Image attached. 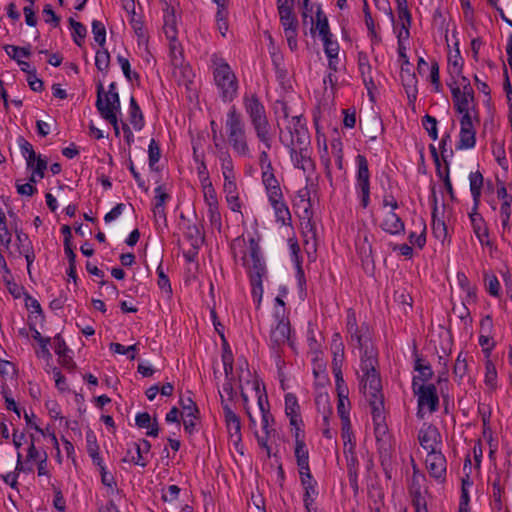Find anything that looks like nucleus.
Wrapping results in <instances>:
<instances>
[{
    "mask_svg": "<svg viewBox=\"0 0 512 512\" xmlns=\"http://www.w3.org/2000/svg\"><path fill=\"white\" fill-rule=\"evenodd\" d=\"M169 50L172 66L181 65L182 62H184L183 50L181 44L177 40V37L174 38V40H169Z\"/></svg>",
    "mask_w": 512,
    "mask_h": 512,
    "instance_id": "nucleus-43",
    "label": "nucleus"
},
{
    "mask_svg": "<svg viewBox=\"0 0 512 512\" xmlns=\"http://www.w3.org/2000/svg\"><path fill=\"white\" fill-rule=\"evenodd\" d=\"M152 213L156 229L162 232L167 228L166 204L171 196L165 191L163 186H157L154 190Z\"/></svg>",
    "mask_w": 512,
    "mask_h": 512,
    "instance_id": "nucleus-11",
    "label": "nucleus"
},
{
    "mask_svg": "<svg viewBox=\"0 0 512 512\" xmlns=\"http://www.w3.org/2000/svg\"><path fill=\"white\" fill-rule=\"evenodd\" d=\"M151 450V444L146 439L132 443V448L128 449L127 455L123 458V462L132 463L141 467L148 464V455Z\"/></svg>",
    "mask_w": 512,
    "mask_h": 512,
    "instance_id": "nucleus-16",
    "label": "nucleus"
},
{
    "mask_svg": "<svg viewBox=\"0 0 512 512\" xmlns=\"http://www.w3.org/2000/svg\"><path fill=\"white\" fill-rule=\"evenodd\" d=\"M419 233L412 231L408 235V240L411 246L423 249L426 244V223L423 219L419 221Z\"/></svg>",
    "mask_w": 512,
    "mask_h": 512,
    "instance_id": "nucleus-38",
    "label": "nucleus"
},
{
    "mask_svg": "<svg viewBox=\"0 0 512 512\" xmlns=\"http://www.w3.org/2000/svg\"><path fill=\"white\" fill-rule=\"evenodd\" d=\"M290 150V157L294 166L303 170L305 173H311L315 169L314 161L311 158L312 149L310 143L287 144Z\"/></svg>",
    "mask_w": 512,
    "mask_h": 512,
    "instance_id": "nucleus-13",
    "label": "nucleus"
},
{
    "mask_svg": "<svg viewBox=\"0 0 512 512\" xmlns=\"http://www.w3.org/2000/svg\"><path fill=\"white\" fill-rule=\"evenodd\" d=\"M243 106L246 114L249 117L257 139L265 147V149L262 150L259 154V165L262 173L265 171H273V167L268 155V150H270L272 147L273 134L271 131V125L266 115L265 107L255 93L244 95Z\"/></svg>",
    "mask_w": 512,
    "mask_h": 512,
    "instance_id": "nucleus-3",
    "label": "nucleus"
},
{
    "mask_svg": "<svg viewBox=\"0 0 512 512\" xmlns=\"http://www.w3.org/2000/svg\"><path fill=\"white\" fill-rule=\"evenodd\" d=\"M356 163V182L355 189L360 199V205L367 208L370 204V171L366 157L358 154L355 158Z\"/></svg>",
    "mask_w": 512,
    "mask_h": 512,
    "instance_id": "nucleus-8",
    "label": "nucleus"
},
{
    "mask_svg": "<svg viewBox=\"0 0 512 512\" xmlns=\"http://www.w3.org/2000/svg\"><path fill=\"white\" fill-rule=\"evenodd\" d=\"M225 129L233 151L240 157H250L245 123L235 105H232L226 114Z\"/></svg>",
    "mask_w": 512,
    "mask_h": 512,
    "instance_id": "nucleus-6",
    "label": "nucleus"
},
{
    "mask_svg": "<svg viewBox=\"0 0 512 512\" xmlns=\"http://www.w3.org/2000/svg\"><path fill=\"white\" fill-rule=\"evenodd\" d=\"M316 29L318 30L319 35L321 36L322 40L325 38L332 37V34L330 33L327 17L321 11L320 8H318V10H317Z\"/></svg>",
    "mask_w": 512,
    "mask_h": 512,
    "instance_id": "nucleus-50",
    "label": "nucleus"
},
{
    "mask_svg": "<svg viewBox=\"0 0 512 512\" xmlns=\"http://www.w3.org/2000/svg\"><path fill=\"white\" fill-rule=\"evenodd\" d=\"M299 404L297 397L288 393L285 395V413L289 418L290 424H297V419L301 418L299 413Z\"/></svg>",
    "mask_w": 512,
    "mask_h": 512,
    "instance_id": "nucleus-33",
    "label": "nucleus"
},
{
    "mask_svg": "<svg viewBox=\"0 0 512 512\" xmlns=\"http://www.w3.org/2000/svg\"><path fill=\"white\" fill-rule=\"evenodd\" d=\"M275 114L278 126L283 125L290 135L287 144L310 143V136L306 127L305 119L301 115H292L288 104L284 101H277Z\"/></svg>",
    "mask_w": 512,
    "mask_h": 512,
    "instance_id": "nucleus-5",
    "label": "nucleus"
},
{
    "mask_svg": "<svg viewBox=\"0 0 512 512\" xmlns=\"http://www.w3.org/2000/svg\"><path fill=\"white\" fill-rule=\"evenodd\" d=\"M358 69L361 74L363 84L365 85L368 95L371 100L374 98V90H376V85L372 76V66L370 64L368 56L360 52L358 53Z\"/></svg>",
    "mask_w": 512,
    "mask_h": 512,
    "instance_id": "nucleus-22",
    "label": "nucleus"
},
{
    "mask_svg": "<svg viewBox=\"0 0 512 512\" xmlns=\"http://www.w3.org/2000/svg\"><path fill=\"white\" fill-rule=\"evenodd\" d=\"M448 71L452 76H460L463 71V59L459 50L448 57Z\"/></svg>",
    "mask_w": 512,
    "mask_h": 512,
    "instance_id": "nucleus-48",
    "label": "nucleus"
},
{
    "mask_svg": "<svg viewBox=\"0 0 512 512\" xmlns=\"http://www.w3.org/2000/svg\"><path fill=\"white\" fill-rule=\"evenodd\" d=\"M417 396V417L423 419L426 413H434L439 406L437 388L434 384H421L420 387L412 388Z\"/></svg>",
    "mask_w": 512,
    "mask_h": 512,
    "instance_id": "nucleus-9",
    "label": "nucleus"
},
{
    "mask_svg": "<svg viewBox=\"0 0 512 512\" xmlns=\"http://www.w3.org/2000/svg\"><path fill=\"white\" fill-rule=\"evenodd\" d=\"M298 198L299 200L296 202V207L298 209H302V215L300 217L305 220V222L302 223L304 235L306 238H310L312 240L316 239V229L315 226L311 220L312 212H311V203L309 199V191L307 188L301 189L298 192ZM306 242H308V239H306Z\"/></svg>",
    "mask_w": 512,
    "mask_h": 512,
    "instance_id": "nucleus-14",
    "label": "nucleus"
},
{
    "mask_svg": "<svg viewBox=\"0 0 512 512\" xmlns=\"http://www.w3.org/2000/svg\"><path fill=\"white\" fill-rule=\"evenodd\" d=\"M397 4V14L398 19L401 24V31L399 33V38L405 35L406 38L409 37V29L412 23V16L408 9L407 0H395Z\"/></svg>",
    "mask_w": 512,
    "mask_h": 512,
    "instance_id": "nucleus-24",
    "label": "nucleus"
},
{
    "mask_svg": "<svg viewBox=\"0 0 512 512\" xmlns=\"http://www.w3.org/2000/svg\"><path fill=\"white\" fill-rule=\"evenodd\" d=\"M473 232L482 246H491L489 230L483 216H476L471 221Z\"/></svg>",
    "mask_w": 512,
    "mask_h": 512,
    "instance_id": "nucleus-26",
    "label": "nucleus"
},
{
    "mask_svg": "<svg viewBox=\"0 0 512 512\" xmlns=\"http://www.w3.org/2000/svg\"><path fill=\"white\" fill-rule=\"evenodd\" d=\"M483 184L484 178L480 171L477 170L469 174L470 192L473 200L477 201V198H481Z\"/></svg>",
    "mask_w": 512,
    "mask_h": 512,
    "instance_id": "nucleus-36",
    "label": "nucleus"
},
{
    "mask_svg": "<svg viewBox=\"0 0 512 512\" xmlns=\"http://www.w3.org/2000/svg\"><path fill=\"white\" fill-rule=\"evenodd\" d=\"M349 336L351 344L360 351V365L357 371L359 388L370 404L375 434L378 438L386 433V426L383 423L384 403L381 392L382 385L377 370L378 351L372 342L370 328L366 324H362L361 329Z\"/></svg>",
    "mask_w": 512,
    "mask_h": 512,
    "instance_id": "nucleus-1",
    "label": "nucleus"
},
{
    "mask_svg": "<svg viewBox=\"0 0 512 512\" xmlns=\"http://www.w3.org/2000/svg\"><path fill=\"white\" fill-rule=\"evenodd\" d=\"M476 145V129L472 116L460 118L459 141L456 145L458 150L472 149Z\"/></svg>",
    "mask_w": 512,
    "mask_h": 512,
    "instance_id": "nucleus-17",
    "label": "nucleus"
},
{
    "mask_svg": "<svg viewBox=\"0 0 512 512\" xmlns=\"http://www.w3.org/2000/svg\"><path fill=\"white\" fill-rule=\"evenodd\" d=\"M485 384L492 390L497 385V370L491 360H487L485 363Z\"/></svg>",
    "mask_w": 512,
    "mask_h": 512,
    "instance_id": "nucleus-51",
    "label": "nucleus"
},
{
    "mask_svg": "<svg viewBox=\"0 0 512 512\" xmlns=\"http://www.w3.org/2000/svg\"><path fill=\"white\" fill-rule=\"evenodd\" d=\"M180 405L183 410L182 411L183 417L198 419L199 409H198L196 403L190 397L181 398Z\"/></svg>",
    "mask_w": 512,
    "mask_h": 512,
    "instance_id": "nucleus-46",
    "label": "nucleus"
},
{
    "mask_svg": "<svg viewBox=\"0 0 512 512\" xmlns=\"http://www.w3.org/2000/svg\"><path fill=\"white\" fill-rule=\"evenodd\" d=\"M207 206V215L211 225L214 228L220 229L222 226L221 213L219 210V203L206 205Z\"/></svg>",
    "mask_w": 512,
    "mask_h": 512,
    "instance_id": "nucleus-57",
    "label": "nucleus"
},
{
    "mask_svg": "<svg viewBox=\"0 0 512 512\" xmlns=\"http://www.w3.org/2000/svg\"><path fill=\"white\" fill-rule=\"evenodd\" d=\"M451 89L455 110L461 114V117L472 116L470 108L474 101V92L472 87H463L461 89L456 83H449Z\"/></svg>",
    "mask_w": 512,
    "mask_h": 512,
    "instance_id": "nucleus-12",
    "label": "nucleus"
},
{
    "mask_svg": "<svg viewBox=\"0 0 512 512\" xmlns=\"http://www.w3.org/2000/svg\"><path fill=\"white\" fill-rule=\"evenodd\" d=\"M86 438V449L89 456L100 453L99 445L97 443V438L95 433L92 430H88L85 435Z\"/></svg>",
    "mask_w": 512,
    "mask_h": 512,
    "instance_id": "nucleus-62",
    "label": "nucleus"
},
{
    "mask_svg": "<svg viewBox=\"0 0 512 512\" xmlns=\"http://www.w3.org/2000/svg\"><path fill=\"white\" fill-rule=\"evenodd\" d=\"M231 251L234 258L240 259L241 264L247 269L252 298L258 308L263 297V278L267 274L259 243L254 238L246 241L243 237H237L231 243Z\"/></svg>",
    "mask_w": 512,
    "mask_h": 512,
    "instance_id": "nucleus-2",
    "label": "nucleus"
},
{
    "mask_svg": "<svg viewBox=\"0 0 512 512\" xmlns=\"http://www.w3.org/2000/svg\"><path fill=\"white\" fill-rule=\"evenodd\" d=\"M277 9L280 18L296 16L293 12L294 0H277Z\"/></svg>",
    "mask_w": 512,
    "mask_h": 512,
    "instance_id": "nucleus-58",
    "label": "nucleus"
},
{
    "mask_svg": "<svg viewBox=\"0 0 512 512\" xmlns=\"http://www.w3.org/2000/svg\"><path fill=\"white\" fill-rule=\"evenodd\" d=\"M379 227L385 233L398 236L405 233V223L395 211H388L382 217Z\"/></svg>",
    "mask_w": 512,
    "mask_h": 512,
    "instance_id": "nucleus-21",
    "label": "nucleus"
},
{
    "mask_svg": "<svg viewBox=\"0 0 512 512\" xmlns=\"http://www.w3.org/2000/svg\"><path fill=\"white\" fill-rule=\"evenodd\" d=\"M18 146L20 148L22 156L25 158L27 165H31L35 162V151L33 146L22 136L17 139Z\"/></svg>",
    "mask_w": 512,
    "mask_h": 512,
    "instance_id": "nucleus-45",
    "label": "nucleus"
},
{
    "mask_svg": "<svg viewBox=\"0 0 512 512\" xmlns=\"http://www.w3.org/2000/svg\"><path fill=\"white\" fill-rule=\"evenodd\" d=\"M429 475L438 482L443 483L446 479V458L440 450L428 452L425 460Z\"/></svg>",
    "mask_w": 512,
    "mask_h": 512,
    "instance_id": "nucleus-18",
    "label": "nucleus"
},
{
    "mask_svg": "<svg viewBox=\"0 0 512 512\" xmlns=\"http://www.w3.org/2000/svg\"><path fill=\"white\" fill-rule=\"evenodd\" d=\"M276 325L272 328L270 333V341L274 346H280L286 343L290 337V323L285 318L284 311L280 313L279 309L275 310Z\"/></svg>",
    "mask_w": 512,
    "mask_h": 512,
    "instance_id": "nucleus-19",
    "label": "nucleus"
},
{
    "mask_svg": "<svg viewBox=\"0 0 512 512\" xmlns=\"http://www.w3.org/2000/svg\"><path fill=\"white\" fill-rule=\"evenodd\" d=\"M69 23L72 28V39L77 46L81 47L86 38L87 29L82 23L74 20L73 18L69 19Z\"/></svg>",
    "mask_w": 512,
    "mask_h": 512,
    "instance_id": "nucleus-39",
    "label": "nucleus"
},
{
    "mask_svg": "<svg viewBox=\"0 0 512 512\" xmlns=\"http://www.w3.org/2000/svg\"><path fill=\"white\" fill-rule=\"evenodd\" d=\"M225 416L226 428L231 442L237 447L242 441L241 421L228 404L224 403V395L220 392Z\"/></svg>",
    "mask_w": 512,
    "mask_h": 512,
    "instance_id": "nucleus-15",
    "label": "nucleus"
},
{
    "mask_svg": "<svg viewBox=\"0 0 512 512\" xmlns=\"http://www.w3.org/2000/svg\"><path fill=\"white\" fill-rule=\"evenodd\" d=\"M92 34L94 41L100 46L104 47L106 43V28L105 25L99 20L92 21Z\"/></svg>",
    "mask_w": 512,
    "mask_h": 512,
    "instance_id": "nucleus-49",
    "label": "nucleus"
},
{
    "mask_svg": "<svg viewBox=\"0 0 512 512\" xmlns=\"http://www.w3.org/2000/svg\"><path fill=\"white\" fill-rule=\"evenodd\" d=\"M149 166L153 167L160 159V147L155 139H151L148 147Z\"/></svg>",
    "mask_w": 512,
    "mask_h": 512,
    "instance_id": "nucleus-64",
    "label": "nucleus"
},
{
    "mask_svg": "<svg viewBox=\"0 0 512 512\" xmlns=\"http://www.w3.org/2000/svg\"><path fill=\"white\" fill-rule=\"evenodd\" d=\"M270 56L272 59V63L276 70V74L279 78H285L287 75V70L284 66V57L280 51H278L277 47H273V51H270Z\"/></svg>",
    "mask_w": 512,
    "mask_h": 512,
    "instance_id": "nucleus-44",
    "label": "nucleus"
},
{
    "mask_svg": "<svg viewBox=\"0 0 512 512\" xmlns=\"http://www.w3.org/2000/svg\"><path fill=\"white\" fill-rule=\"evenodd\" d=\"M173 67V76L180 84L186 85L188 82L191 81L193 72L188 64H184V62H182L181 65Z\"/></svg>",
    "mask_w": 512,
    "mask_h": 512,
    "instance_id": "nucleus-40",
    "label": "nucleus"
},
{
    "mask_svg": "<svg viewBox=\"0 0 512 512\" xmlns=\"http://www.w3.org/2000/svg\"><path fill=\"white\" fill-rule=\"evenodd\" d=\"M110 349L117 354L128 355L131 360L135 359V352L137 351V345L124 346L120 343H111Z\"/></svg>",
    "mask_w": 512,
    "mask_h": 512,
    "instance_id": "nucleus-60",
    "label": "nucleus"
},
{
    "mask_svg": "<svg viewBox=\"0 0 512 512\" xmlns=\"http://www.w3.org/2000/svg\"><path fill=\"white\" fill-rule=\"evenodd\" d=\"M432 232L435 238L439 240H444L447 236V226L445 222L441 219H436L435 214H433Z\"/></svg>",
    "mask_w": 512,
    "mask_h": 512,
    "instance_id": "nucleus-61",
    "label": "nucleus"
},
{
    "mask_svg": "<svg viewBox=\"0 0 512 512\" xmlns=\"http://www.w3.org/2000/svg\"><path fill=\"white\" fill-rule=\"evenodd\" d=\"M129 121L136 131H140L145 125L143 113L133 96L129 101Z\"/></svg>",
    "mask_w": 512,
    "mask_h": 512,
    "instance_id": "nucleus-31",
    "label": "nucleus"
},
{
    "mask_svg": "<svg viewBox=\"0 0 512 512\" xmlns=\"http://www.w3.org/2000/svg\"><path fill=\"white\" fill-rule=\"evenodd\" d=\"M418 440L420 445L428 452L438 450L441 444V436L438 429L433 425L424 424L418 433Z\"/></svg>",
    "mask_w": 512,
    "mask_h": 512,
    "instance_id": "nucleus-20",
    "label": "nucleus"
},
{
    "mask_svg": "<svg viewBox=\"0 0 512 512\" xmlns=\"http://www.w3.org/2000/svg\"><path fill=\"white\" fill-rule=\"evenodd\" d=\"M414 370L418 373L413 376L412 388L420 387L421 384H425L433 376L432 367L425 363L422 359L417 358L414 365Z\"/></svg>",
    "mask_w": 512,
    "mask_h": 512,
    "instance_id": "nucleus-25",
    "label": "nucleus"
},
{
    "mask_svg": "<svg viewBox=\"0 0 512 512\" xmlns=\"http://www.w3.org/2000/svg\"><path fill=\"white\" fill-rule=\"evenodd\" d=\"M422 125L432 140L438 138L437 120L435 117L428 114L425 115L422 119Z\"/></svg>",
    "mask_w": 512,
    "mask_h": 512,
    "instance_id": "nucleus-59",
    "label": "nucleus"
},
{
    "mask_svg": "<svg viewBox=\"0 0 512 512\" xmlns=\"http://www.w3.org/2000/svg\"><path fill=\"white\" fill-rule=\"evenodd\" d=\"M163 31L168 40H174L177 37V17L175 14V9H169L168 11H163Z\"/></svg>",
    "mask_w": 512,
    "mask_h": 512,
    "instance_id": "nucleus-29",
    "label": "nucleus"
},
{
    "mask_svg": "<svg viewBox=\"0 0 512 512\" xmlns=\"http://www.w3.org/2000/svg\"><path fill=\"white\" fill-rule=\"evenodd\" d=\"M261 424H262V429H263L265 435H267V437L275 436L276 430L273 427L274 417L271 413H264V415H262Z\"/></svg>",
    "mask_w": 512,
    "mask_h": 512,
    "instance_id": "nucleus-63",
    "label": "nucleus"
},
{
    "mask_svg": "<svg viewBox=\"0 0 512 512\" xmlns=\"http://www.w3.org/2000/svg\"><path fill=\"white\" fill-rule=\"evenodd\" d=\"M95 65L97 69L106 74L110 67V53L104 47H101L96 51Z\"/></svg>",
    "mask_w": 512,
    "mask_h": 512,
    "instance_id": "nucleus-41",
    "label": "nucleus"
},
{
    "mask_svg": "<svg viewBox=\"0 0 512 512\" xmlns=\"http://www.w3.org/2000/svg\"><path fill=\"white\" fill-rule=\"evenodd\" d=\"M27 167L32 170L30 181L36 182L35 177L40 179L44 177L45 170L47 169V161L43 159L41 155H35V162L31 165H27Z\"/></svg>",
    "mask_w": 512,
    "mask_h": 512,
    "instance_id": "nucleus-42",
    "label": "nucleus"
},
{
    "mask_svg": "<svg viewBox=\"0 0 512 512\" xmlns=\"http://www.w3.org/2000/svg\"><path fill=\"white\" fill-rule=\"evenodd\" d=\"M213 82L220 99L232 102L238 95L239 81L228 62L217 54L211 56Z\"/></svg>",
    "mask_w": 512,
    "mask_h": 512,
    "instance_id": "nucleus-4",
    "label": "nucleus"
},
{
    "mask_svg": "<svg viewBox=\"0 0 512 512\" xmlns=\"http://www.w3.org/2000/svg\"><path fill=\"white\" fill-rule=\"evenodd\" d=\"M349 390H345L343 387L341 388V392H337L338 403H337V413L340 417L341 424L351 423L349 412H350V401H349Z\"/></svg>",
    "mask_w": 512,
    "mask_h": 512,
    "instance_id": "nucleus-27",
    "label": "nucleus"
},
{
    "mask_svg": "<svg viewBox=\"0 0 512 512\" xmlns=\"http://www.w3.org/2000/svg\"><path fill=\"white\" fill-rule=\"evenodd\" d=\"M512 202H505L501 203L499 216L501 220L502 229L504 232L510 231L511 225H510V219H511V208Z\"/></svg>",
    "mask_w": 512,
    "mask_h": 512,
    "instance_id": "nucleus-52",
    "label": "nucleus"
},
{
    "mask_svg": "<svg viewBox=\"0 0 512 512\" xmlns=\"http://www.w3.org/2000/svg\"><path fill=\"white\" fill-rule=\"evenodd\" d=\"M492 508L501 511L503 509V503H502V494H503V488L500 484L499 480H496L492 483Z\"/></svg>",
    "mask_w": 512,
    "mask_h": 512,
    "instance_id": "nucleus-56",
    "label": "nucleus"
},
{
    "mask_svg": "<svg viewBox=\"0 0 512 512\" xmlns=\"http://www.w3.org/2000/svg\"><path fill=\"white\" fill-rule=\"evenodd\" d=\"M347 464V473L351 487H358L359 461L356 452L343 453Z\"/></svg>",
    "mask_w": 512,
    "mask_h": 512,
    "instance_id": "nucleus-30",
    "label": "nucleus"
},
{
    "mask_svg": "<svg viewBox=\"0 0 512 512\" xmlns=\"http://www.w3.org/2000/svg\"><path fill=\"white\" fill-rule=\"evenodd\" d=\"M221 165V171L224 178L223 192L229 208L234 212H240L241 201L239 198L238 186L236 183V175L234 164L230 153L222 150L217 153Z\"/></svg>",
    "mask_w": 512,
    "mask_h": 512,
    "instance_id": "nucleus-7",
    "label": "nucleus"
},
{
    "mask_svg": "<svg viewBox=\"0 0 512 512\" xmlns=\"http://www.w3.org/2000/svg\"><path fill=\"white\" fill-rule=\"evenodd\" d=\"M454 375L458 379H462L468 372V363H467V357L466 354L463 352H460L457 356V359L455 361L454 365Z\"/></svg>",
    "mask_w": 512,
    "mask_h": 512,
    "instance_id": "nucleus-54",
    "label": "nucleus"
},
{
    "mask_svg": "<svg viewBox=\"0 0 512 512\" xmlns=\"http://www.w3.org/2000/svg\"><path fill=\"white\" fill-rule=\"evenodd\" d=\"M294 455L299 470H307L309 467V451L305 442L295 443Z\"/></svg>",
    "mask_w": 512,
    "mask_h": 512,
    "instance_id": "nucleus-37",
    "label": "nucleus"
},
{
    "mask_svg": "<svg viewBox=\"0 0 512 512\" xmlns=\"http://www.w3.org/2000/svg\"><path fill=\"white\" fill-rule=\"evenodd\" d=\"M184 236L195 249H198L204 242V234L198 224H188L184 230Z\"/></svg>",
    "mask_w": 512,
    "mask_h": 512,
    "instance_id": "nucleus-32",
    "label": "nucleus"
},
{
    "mask_svg": "<svg viewBox=\"0 0 512 512\" xmlns=\"http://www.w3.org/2000/svg\"><path fill=\"white\" fill-rule=\"evenodd\" d=\"M261 178L268 199L283 194L280 187V183L275 177L273 171H265L264 173H262Z\"/></svg>",
    "mask_w": 512,
    "mask_h": 512,
    "instance_id": "nucleus-28",
    "label": "nucleus"
},
{
    "mask_svg": "<svg viewBox=\"0 0 512 512\" xmlns=\"http://www.w3.org/2000/svg\"><path fill=\"white\" fill-rule=\"evenodd\" d=\"M96 108L103 119L112 118L121 113L118 93H105L102 83L97 86Z\"/></svg>",
    "mask_w": 512,
    "mask_h": 512,
    "instance_id": "nucleus-10",
    "label": "nucleus"
},
{
    "mask_svg": "<svg viewBox=\"0 0 512 512\" xmlns=\"http://www.w3.org/2000/svg\"><path fill=\"white\" fill-rule=\"evenodd\" d=\"M268 201L274 210L276 221L284 226L291 225V213L284 200L283 194L269 198Z\"/></svg>",
    "mask_w": 512,
    "mask_h": 512,
    "instance_id": "nucleus-23",
    "label": "nucleus"
},
{
    "mask_svg": "<svg viewBox=\"0 0 512 512\" xmlns=\"http://www.w3.org/2000/svg\"><path fill=\"white\" fill-rule=\"evenodd\" d=\"M341 438L343 440V453L355 452L356 441L351 423L341 424Z\"/></svg>",
    "mask_w": 512,
    "mask_h": 512,
    "instance_id": "nucleus-34",
    "label": "nucleus"
},
{
    "mask_svg": "<svg viewBox=\"0 0 512 512\" xmlns=\"http://www.w3.org/2000/svg\"><path fill=\"white\" fill-rule=\"evenodd\" d=\"M472 482L469 480L467 476L466 479H462V488H461V496L459 502V511L458 512H469V487H471Z\"/></svg>",
    "mask_w": 512,
    "mask_h": 512,
    "instance_id": "nucleus-47",
    "label": "nucleus"
},
{
    "mask_svg": "<svg viewBox=\"0 0 512 512\" xmlns=\"http://www.w3.org/2000/svg\"><path fill=\"white\" fill-rule=\"evenodd\" d=\"M203 192V198L206 205H212L218 203L217 192L211 182L200 184Z\"/></svg>",
    "mask_w": 512,
    "mask_h": 512,
    "instance_id": "nucleus-55",
    "label": "nucleus"
},
{
    "mask_svg": "<svg viewBox=\"0 0 512 512\" xmlns=\"http://www.w3.org/2000/svg\"><path fill=\"white\" fill-rule=\"evenodd\" d=\"M4 50L9 57L17 61L19 65L30 66L28 62L21 61L20 57H29L31 55L30 45L27 47H18L15 45H5Z\"/></svg>",
    "mask_w": 512,
    "mask_h": 512,
    "instance_id": "nucleus-35",
    "label": "nucleus"
},
{
    "mask_svg": "<svg viewBox=\"0 0 512 512\" xmlns=\"http://www.w3.org/2000/svg\"><path fill=\"white\" fill-rule=\"evenodd\" d=\"M181 489L177 485H169L162 490V500L169 505H174L179 500Z\"/></svg>",
    "mask_w": 512,
    "mask_h": 512,
    "instance_id": "nucleus-53",
    "label": "nucleus"
}]
</instances>
